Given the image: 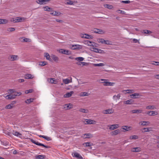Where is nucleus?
I'll return each mask as SVG.
<instances>
[{"label":"nucleus","instance_id":"c85d7f7f","mask_svg":"<svg viewBox=\"0 0 159 159\" xmlns=\"http://www.w3.org/2000/svg\"><path fill=\"white\" fill-rule=\"evenodd\" d=\"M142 111L141 110H133L131 111L133 113H139L142 112Z\"/></svg>","mask_w":159,"mask_h":159},{"label":"nucleus","instance_id":"4c0bfd02","mask_svg":"<svg viewBox=\"0 0 159 159\" xmlns=\"http://www.w3.org/2000/svg\"><path fill=\"white\" fill-rule=\"evenodd\" d=\"M45 158V156L42 155H39L35 156V158L38 159H43Z\"/></svg>","mask_w":159,"mask_h":159},{"label":"nucleus","instance_id":"473e14b6","mask_svg":"<svg viewBox=\"0 0 159 159\" xmlns=\"http://www.w3.org/2000/svg\"><path fill=\"white\" fill-rule=\"evenodd\" d=\"M146 108L147 109L154 110L156 109V107L154 106L149 105L146 107Z\"/></svg>","mask_w":159,"mask_h":159},{"label":"nucleus","instance_id":"6e6552de","mask_svg":"<svg viewBox=\"0 0 159 159\" xmlns=\"http://www.w3.org/2000/svg\"><path fill=\"white\" fill-rule=\"evenodd\" d=\"M59 52L60 53L66 55L70 54L71 53V52L68 50L62 49L59 50Z\"/></svg>","mask_w":159,"mask_h":159},{"label":"nucleus","instance_id":"b1692460","mask_svg":"<svg viewBox=\"0 0 159 159\" xmlns=\"http://www.w3.org/2000/svg\"><path fill=\"white\" fill-rule=\"evenodd\" d=\"M120 133V130L119 129H118L112 131L111 132V134L112 135H115L117 134H118Z\"/></svg>","mask_w":159,"mask_h":159},{"label":"nucleus","instance_id":"f704fd0d","mask_svg":"<svg viewBox=\"0 0 159 159\" xmlns=\"http://www.w3.org/2000/svg\"><path fill=\"white\" fill-rule=\"evenodd\" d=\"M152 128L151 127L150 128H144L143 129V131H142L143 132H150L151 131V129Z\"/></svg>","mask_w":159,"mask_h":159},{"label":"nucleus","instance_id":"58836bf2","mask_svg":"<svg viewBox=\"0 0 159 159\" xmlns=\"http://www.w3.org/2000/svg\"><path fill=\"white\" fill-rule=\"evenodd\" d=\"M34 100V98H30L26 100V101H25V102L27 104H29L31 102H33Z\"/></svg>","mask_w":159,"mask_h":159},{"label":"nucleus","instance_id":"49530a36","mask_svg":"<svg viewBox=\"0 0 159 159\" xmlns=\"http://www.w3.org/2000/svg\"><path fill=\"white\" fill-rule=\"evenodd\" d=\"M73 3H74V2H73V1H71V0H68L67 1V2H66V4H67V5H72L73 4Z\"/></svg>","mask_w":159,"mask_h":159},{"label":"nucleus","instance_id":"7c9ffc66","mask_svg":"<svg viewBox=\"0 0 159 159\" xmlns=\"http://www.w3.org/2000/svg\"><path fill=\"white\" fill-rule=\"evenodd\" d=\"M89 95V94L88 92H84L81 93L80 94V97H84L88 96Z\"/></svg>","mask_w":159,"mask_h":159},{"label":"nucleus","instance_id":"2eb2a0df","mask_svg":"<svg viewBox=\"0 0 159 159\" xmlns=\"http://www.w3.org/2000/svg\"><path fill=\"white\" fill-rule=\"evenodd\" d=\"M63 82L65 84H67L72 82V78L70 77V79H66L63 80Z\"/></svg>","mask_w":159,"mask_h":159},{"label":"nucleus","instance_id":"423d86ee","mask_svg":"<svg viewBox=\"0 0 159 159\" xmlns=\"http://www.w3.org/2000/svg\"><path fill=\"white\" fill-rule=\"evenodd\" d=\"M83 122L85 124H95L96 123L95 120L90 119H85Z\"/></svg>","mask_w":159,"mask_h":159},{"label":"nucleus","instance_id":"f257e3e1","mask_svg":"<svg viewBox=\"0 0 159 159\" xmlns=\"http://www.w3.org/2000/svg\"><path fill=\"white\" fill-rule=\"evenodd\" d=\"M31 141L37 145L42 146L45 148H50V147L49 146L45 145L43 144L37 142L34 139H31Z\"/></svg>","mask_w":159,"mask_h":159},{"label":"nucleus","instance_id":"0eeeda50","mask_svg":"<svg viewBox=\"0 0 159 159\" xmlns=\"http://www.w3.org/2000/svg\"><path fill=\"white\" fill-rule=\"evenodd\" d=\"M72 155L73 157L77 158L78 159H83V158L77 152L72 153Z\"/></svg>","mask_w":159,"mask_h":159},{"label":"nucleus","instance_id":"3c124183","mask_svg":"<svg viewBox=\"0 0 159 159\" xmlns=\"http://www.w3.org/2000/svg\"><path fill=\"white\" fill-rule=\"evenodd\" d=\"M15 29L13 27H10L7 29V31L9 32H12L15 31Z\"/></svg>","mask_w":159,"mask_h":159},{"label":"nucleus","instance_id":"6e6d98bb","mask_svg":"<svg viewBox=\"0 0 159 159\" xmlns=\"http://www.w3.org/2000/svg\"><path fill=\"white\" fill-rule=\"evenodd\" d=\"M30 41L31 40L30 39L27 38H24L23 41L24 42H30Z\"/></svg>","mask_w":159,"mask_h":159},{"label":"nucleus","instance_id":"1a4fd4ad","mask_svg":"<svg viewBox=\"0 0 159 159\" xmlns=\"http://www.w3.org/2000/svg\"><path fill=\"white\" fill-rule=\"evenodd\" d=\"M108 127L109 129L112 130L117 129L119 127V125L118 124H114L109 125Z\"/></svg>","mask_w":159,"mask_h":159},{"label":"nucleus","instance_id":"dca6fc26","mask_svg":"<svg viewBox=\"0 0 159 159\" xmlns=\"http://www.w3.org/2000/svg\"><path fill=\"white\" fill-rule=\"evenodd\" d=\"M122 128L125 130V131H128L131 129L132 127L130 126L125 125L122 126Z\"/></svg>","mask_w":159,"mask_h":159},{"label":"nucleus","instance_id":"f8f14e48","mask_svg":"<svg viewBox=\"0 0 159 159\" xmlns=\"http://www.w3.org/2000/svg\"><path fill=\"white\" fill-rule=\"evenodd\" d=\"M93 32L96 33L103 34L105 33V31L101 29H95L93 30Z\"/></svg>","mask_w":159,"mask_h":159},{"label":"nucleus","instance_id":"052dcab7","mask_svg":"<svg viewBox=\"0 0 159 159\" xmlns=\"http://www.w3.org/2000/svg\"><path fill=\"white\" fill-rule=\"evenodd\" d=\"M9 95L10 98V99H14L16 98L14 94H10Z\"/></svg>","mask_w":159,"mask_h":159},{"label":"nucleus","instance_id":"6ab92c4d","mask_svg":"<svg viewBox=\"0 0 159 159\" xmlns=\"http://www.w3.org/2000/svg\"><path fill=\"white\" fill-rule=\"evenodd\" d=\"M74 93L73 91H71L70 92H68L64 95V97L65 98H69Z\"/></svg>","mask_w":159,"mask_h":159},{"label":"nucleus","instance_id":"e2e57ef3","mask_svg":"<svg viewBox=\"0 0 159 159\" xmlns=\"http://www.w3.org/2000/svg\"><path fill=\"white\" fill-rule=\"evenodd\" d=\"M9 92L10 94H12L14 93L15 92V90L13 89H10L9 90Z\"/></svg>","mask_w":159,"mask_h":159},{"label":"nucleus","instance_id":"69168bd1","mask_svg":"<svg viewBox=\"0 0 159 159\" xmlns=\"http://www.w3.org/2000/svg\"><path fill=\"white\" fill-rule=\"evenodd\" d=\"M121 2L124 3H129L130 2V1L129 0L127 1H122Z\"/></svg>","mask_w":159,"mask_h":159},{"label":"nucleus","instance_id":"72a5a7b5","mask_svg":"<svg viewBox=\"0 0 159 159\" xmlns=\"http://www.w3.org/2000/svg\"><path fill=\"white\" fill-rule=\"evenodd\" d=\"M8 22V20L6 19H0V24H5Z\"/></svg>","mask_w":159,"mask_h":159},{"label":"nucleus","instance_id":"cd10ccee","mask_svg":"<svg viewBox=\"0 0 159 159\" xmlns=\"http://www.w3.org/2000/svg\"><path fill=\"white\" fill-rule=\"evenodd\" d=\"M103 6L105 7L108 8L110 9H112L113 8V7L112 5L109 4H104L103 5Z\"/></svg>","mask_w":159,"mask_h":159},{"label":"nucleus","instance_id":"2f4dec72","mask_svg":"<svg viewBox=\"0 0 159 159\" xmlns=\"http://www.w3.org/2000/svg\"><path fill=\"white\" fill-rule=\"evenodd\" d=\"M51 57L54 61L57 62L58 61V58L55 55H51Z\"/></svg>","mask_w":159,"mask_h":159},{"label":"nucleus","instance_id":"bb28decb","mask_svg":"<svg viewBox=\"0 0 159 159\" xmlns=\"http://www.w3.org/2000/svg\"><path fill=\"white\" fill-rule=\"evenodd\" d=\"M120 96L121 95L120 93L118 94L117 95H115L113 96V99L114 100L116 101L120 98Z\"/></svg>","mask_w":159,"mask_h":159},{"label":"nucleus","instance_id":"a19ab883","mask_svg":"<svg viewBox=\"0 0 159 159\" xmlns=\"http://www.w3.org/2000/svg\"><path fill=\"white\" fill-rule=\"evenodd\" d=\"M43 8L44 9V10L45 11H50L52 10V8L49 7L48 6H45L43 7Z\"/></svg>","mask_w":159,"mask_h":159},{"label":"nucleus","instance_id":"a878e982","mask_svg":"<svg viewBox=\"0 0 159 159\" xmlns=\"http://www.w3.org/2000/svg\"><path fill=\"white\" fill-rule=\"evenodd\" d=\"M91 50L92 51H93L96 52H99L100 53L102 51V50L100 49L95 48H91Z\"/></svg>","mask_w":159,"mask_h":159},{"label":"nucleus","instance_id":"37998d69","mask_svg":"<svg viewBox=\"0 0 159 159\" xmlns=\"http://www.w3.org/2000/svg\"><path fill=\"white\" fill-rule=\"evenodd\" d=\"M84 58L83 57H76L75 58V60L78 61H82L84 60Z\"/></svg>","mask_w":159,"mask_h":159},{"label":"nucleus","instance_id":"412c9836","mask_svg":"<svg viewBox=\"0 0 159 159\" xmlns=\"http://www.w3.org/2000/svg\"><path fill=\"white\" fill-rule=\"evenodd\" d=\"M140 96V94L138 93H135L130 95V96L133 98H138V96Z\"/></svg>","mask_w":159,"mask_h":159},{"label":"nucleus","instance_id":"4468645a","mask_svg":"<svg viewBox=\"0 0 159 159\" xmlns=\"http://www.w3.org/2000/svg\"><path fill=\"white\" fill-rule=\"evenodd\" d=\"M81 37L82 38H84L87 39H92L93 37V36H92V35H89V34H86L81 35Z\"/></svg>","mask_w":159,"mask_h":159},{"label":"nucleus","instance_id":"aec40b11","mask_svg":"<svg viewBox=\"0 0 159 159\" xmlns=\"http://www.w3.org/2000/svg\"><path fill=\"white\" fill-rule=\"evenodd\" d=\"M12 134L19 138H21L22 135L21 134L17 131H13Z\"/></svg>","mask_w":159,"mask_h":159},{"label":"nucleus","instance_id":"0e129e2a","mask_svg":"<svg viewBox=\"0 0 159 159\" xmlns=\"http://www.w3.org/2000/svg\"><path fill=\"white\" fill-rule=\"evenodd\" d=\"M98 42L99 43H104L105 40L102 39H99Z\"/></svg>","mask_w":159,"mask_h":159},{"label":"nucleus","instance_id":"09e8293b","mask_svg":"<svg viewBox=\"0 0 159 159\" xmlns=\"http://www.w3.org/2000/svg\"><path fill=\"white\" fill-rule=\"evenodd\" d=\"M65 106H66L67 109H71L72 107V105L70 103L66 104Z\"/></svg>","mask_w":159,"mask_h":159},{"label":"nucleus","instance_id":"393cba45","mask_svg":"<svg viewBox=\"0 0 159 159\" xmlns=\"http://www.w3.org/2000/svg\"><path fill=\"white\" fill-rule=\"evenodd\" d=\"M34 77L33 75H32L29 74H27L25 75V79H32Z\"/></svg>","mask_w":159,"mask_h":159},{"label":"nucleus","instance_id":"ea45409f","mask_svg":"<svg viewBox=\"0 0 159 159\" xmlns=\"http://www.w3.org/2000/svg\"><path fill=\"white\" fill-rule=\"evenodd\" d=\"M84 137L85 138H89L92 136V135L89 133L85 134H84Z\"/></svg>","mask_w":159,"mask_h":159},{"label":"nucleus","instance_id":"4be33fe9","mask_svg":"<svg viewBox=\"0 0 159 159\" xmlns=\"http://www.w3.org/2000/svg\"><path fill=\"white\" fill-rule=\"evenodd\" d=\"M142 125H148L150 124V122L148 121H142L139 123Z\"/></svg>","mask_w":159,"mask_h":159},{"label":"nucleus","instance_id":"a211bd4d","mask_svg":"<svg viewBox=\"0 0 159 159\" xmlns=\"http://www.w3.org/2000/svg\"><path fill=\"white\" fill-rule=\"evenodd\" d=\"M47 81L48 82L51 84H56L57 83V81L54 78L48 79Z\"/></svg>","mask_w":159,"mask_h":159},{"label":"nucleus","instance_id":"774afa93","mask_svg":"<svg viewBox=\"0 0 159 159\" xmlns=\"http://www.w3.org/2000/svg\"><path fill=\"white\" fill-rule=\"evenodd\" d=\"M18 81L19 82L22 83L24 82L25 80L23 79H19L18 80Z\"/></svg>","mask_w":159,"mask_h":159},{"label":"nucleus","instance_id":"e433bc0d","mask_svg":"<svg viewBox=\"0 0 159 159\" xmlns=\"http://www.w3.org/2000/svg\"><path fill=\"white\" fill-rule=\"evenodd\" d=\"M138 136L136 135H134L130 136L129 137V139H138Z\"/></svg>","mask_w":159,"mask_h":159},{"label":"nucleus","instance_id":"9b49d317","mask_svg":"<svg viewBox=\"0 0 159 159\" xmlns=\"http://www.w3.org/2000/svg\"><path fill=\"white\" fill-rule=\"evenodd\" d=\"M26 18L23 17H17L15 18V20L16 22H21L24 21Z\"/></svg>","mask_w":159,"mask_h":159},{"label":"nucleus","instance_id":"f3484780","mask_svg":"<svg viewBox=\"0 0 159 159\" xmlns=\"http://www.w3.org/2000/svg\"><path fill=\"white\" fill-rule=\"evenodd\" d=\"M134 101L132 99H130L127 101H124L123 102L125 104H133Z\"/></svg>","mask_w":159,"mask_h":159},{"label":"nucleus","instance_id":"9d476101","mask_svg":"<svg viewBox=\"0 0 159 159\" xmlns=\"http://www.w3.org/2000/svg\"><path fill=\"white\" fill-rule=\"evenodd\" d=\"M113 112L114 110L112 109H109L102 111V113L104 114H110L112 113Z\"/></svg>","mask_w":159,"mask_h":159},{"label":"nucleus","instance_id":"c9c22d12","mask_svg":"<svg viewBox=\"0 0 159 159\" xmlns=\"http://www.w3.org/2000/svg\"><path fill=\"white\" fill-rule=\"evenodd\" d=\"M79 111L80 112L84 113H87L89 111L88 110L84 108H80L79 109Z\"/></svg>","mask_w":159,"mask_h":159},{"label":"nucleus","instance_id":"603ef678","mask_svg":"<svg viewBox=\"0 0 159 159\" xmlns=\"http://www.w3.org/2000/svg\"><path fill=\"white\" fill-rule=\"evenodd\" d=\"M14 96H15V97L16 98V96H19L21 94V93L20 92H16L15 91V92L14 93Z\"/></svg>","mask_w":159,"mask_h":159},{"label":"nucleus","instance_id":"de8ad7c7","mask_svg":"<svg viewBox=\"0 0 159 159\" xmlns=\"http://www.w3.org/2000/svg\"><path fill=\"white\" fill-rule=\"evenodd\" d=\"M150 64L156 66H159V62L158 61H151Z\"/></svg>","mask_w":159,"mask_h":159},{"label":"nucleus","instance_id":"39448f33","mask_svg":"<svg viewBox=\"0 0 159 159\" xmlns=\"http://www.w3.org/2000/svg\"><path fill=\"white\" fill-rule=\"evenodd\" d=\"M8 59L11 61H15L18 60L19 59V57L18 55H11L8 57Z\"/></svg>","mask_w":159,"mask_h":159},{"label":"nucleus","instance_id":"864d4df0","mask_svg":"<svg viewBox=\"0 0 159 159\" xmlns=\"http://www.w3.org/2000/svg\"><path fill=\"white\" fill-rule=\"evenodd\" d=\"M94 66H103L105 65L103 63H100L98 64H95Z\"/></svg>","mask_w":159,"mask_h":159},{"label":"nucleus","instance_id":"bf43d9fd","mask_svg":"<svg viewBox=\"0 0 159 159\" xmlns=\"http://www.w3.org/2000/svg\"><path fill=\"white\" fill-rule=\"evenodd\" d=\"M111 42L108 40H105V41H104V43L106 44L110 45V44H111Z\"/></svg>","mask_w":159,"mask_h":159},{"label":"nucleus","instance_id":"13d9d810","mask_svg":"<svg viewBox=\"0 0 159 159\" xmlns=\"http://www.w3.org/2000/svg\"><path fill=\"white\" fill-rule=\"evenodd\" d=\"M33 90L32 89H30L29 90H26L25 91V93L26 94H28L29 93H31L33 92Z\"/></svg>","mask_w":159,"mask_h":159},{"label":"nucleus","instance_id":"5fc2aeb1","mask_svg":"<svg viewBox=\"0 0 159 159\" xmlns=\"http://www.w3.org/2000/svg\"><path fill=\"white\" fill-rule=\"evenodd\" d=\"M47 64V62L45 61H42L39 62V65L43 66H45Z\"/></svg>","mask_w":159,"mask_h":159},{"label":"nucleus","instance_id":"5701e85b","mask_svg":"<svg viewBox=\"0 0 159 159\" xmlns=\"http://www.w3.org/2000/svg\"><path fill=\"white\" fill-rule=\"evenodd\" d=\"M50 14L54 16H60L61 14H62V13L59 11H54L53 12L51 13Z\"/></svg>","mask_w":159,"mask_h":159},{"label":"nucleus","instance_id":"a18cd8bd","mask_svg":"<svg viewBox=\"0 0 159 159\" xmlns=\"http://www.w3.org/2000/svg\"><path fill=\"white\" fill-rule=\"evenodd\" d=\"M45 57H46V59L49 61H50L51 60V59L50 57V56L49 55L48 53H45Z\"/></svg>","mask_w":159,"mask_h":159},{"label":"nucleus","instance_id":"c756f323","mask_svg":"<svg viewBox=\"0 0 159 159\" xmlns=\"http://www.w3.org/2000/svg\"><path fill=\"white\" fill-rule=\"evenodd\" d=\"M141 32L142 33L145 34H150L152 33V31H151L146 30H142L141 31Z\"/></svg>","mask_w":159,"mask_h":159},{"label":"nucleus","instance_id":"79ce46f5","mask_svg":"<svg viewBox=\"0 0 159 159\" xmlns=\"http://www.w3.org/2000/svg\"><path fill=\"white\" fill-rule=\"evenodd\" d=\"M36 2L39 4L42 5L45 4L44 0H37Z\"/></svg>","mask_w":159,"mask_h":159},{"label":"nucleus","instance_id":"20e7f679","mask_svg":"<svg viewBox=\"0 0 159 159\" xmlns=\"http://www.w3.org/2000/svg\"><path fill=\"white\" fill-rule=\"evenodd\" d=\"M83 48V46L79 44L72 45L70 48L73 50L80 49Z\"/></svg>","mask_w":159,"mask_h":159},{"label":"nucleus","instance_id":"f03ea898","mask_svg":"<svg viewBox=\"0 0 159 159\" xmlns=\"http://www.w3.org/2000/svg\"><path fill=\"white\" fill-rule=\"evenodd\" d=\"M84 43L85 45L95 47L96 45V44L95 43L88 40L84 41Z\"/></svg>","mask_w":159,"mask_h":159},{"label":"nucleus","instance_id":"7ed1b4c3","mask_svg":"<svg viewBox=\"0 0 159 159\" xmlns=\"http://www.w3.org/2000/svg\"><path fill=\"white\" fill-rule=\"evenodd\" d=\"M101 80L105 81L104 82H102V83H104V85L105 86H113L114 84V83L108 82L107 80L106 79H101Z\"/></svg>","mask_w":159,"mask_h":159},{"label":"nucleus","instance_id":"8fccbe9b","mask_svg":"<svg viewBox=\"0 0 159 159\" xmlns=\"http://www.w3.org/2000/svg\"><path fill=\"white\" fill-rule=\"evenodd\" d=\"M158 113L157 111H151V114H150V116H155L157 115Z\"/></svg>","mask_w":159,"mask_h":159},{"label":"nucleus","instance_id":"338daca9","mask_svg":"<svg viewBox=\"0 0 159 159\" xmlns=\"http://www.w3.org/2000/svg\"><path fill=\"white\" fill-rule=\"evenodd\" d=\"M82 65V66H87L88 65V63H87L84 62H80Z\"/></svg>","mask_w":159,"mask_h":159},{"label":"nucleus","instance_id":"c03bdc74","mask_svg":"<svg viewBox=\"0 0 159 159\" xmlns=\"http://www.w3.org/2000/svg\"><path fill=\"white\" fill-rule=\"evenodd\" d=\"M83 145L85 147H89L92 145V143H91L87 142L84 143Z\"/></svg>","mask_w":159,"mask_h":159},{"label":"nucleus","instance_id":"4d7b16f0","mask_svg":"<svg viewBox=\"0 0 159 159\" xmlns=\"http://www.w3.org/2000/svg\"><path fill=\"white\" fill-rule=\"evenodd\" d=\"M43 138L48 141H50L51 140V138L44 135L43 136Z\"/></svg>","mask_w":159,"mask_h":159},{"label":"nucleus","instance_id":"680f3d73","mask_svg":"<svg viewBox=\"0 0 159 159\" xmlns=\"http://www.w3.org/2000/svg\"><path fill=\"white\" fill-rule=\"evenodd\" d=\"M124 91L126 92V93H131L133 92V90H123V92Z\"/></svg>","mask_w":159,"mask_h":159},{"label":"nucleus","instance_id":"ddd939ff","mask_svg":"<svg viewBox=\"0 0 159 159\" xmlns=\"http://www.w3.org/2000/svg\"><path fill=\"white\" fill-rule=\"evenodd\" d=\"M16 103V101H13V102H12L11 103L7 105L5 107V108L7 109H11L13 107L14 104H15Z\"/></svg>","mask_w":159,"mask_h":159}]
</instances>
